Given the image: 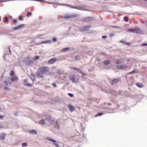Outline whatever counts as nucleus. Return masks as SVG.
<instances>
[{
	"label": "nucleus",
	"instance_id": "13d9d810",
	"mask_svg": "<svg viewBox=\"0 0 147 147\" xmlns=\"http://www.w3.org/2000/svg\"><path fill=\"white\" fill-rule=\"evenodd\" d=\"M2 117H3L2 116L0 115V119H2Z\"/></svg>",
	"mask_w": 147,
	"mask_h": 147
},
{
	"label": "nucleus",
	"instance_id": "4d7b16f0",
	"mask_svg": "<svg viewBox=\"0 0 147 147\" xmlns=\"http://www.w3.org/2000/svg\"><path fill=\"white\" fill-rule=\"evenodd\" d=\"M4 83H5V85H7V82H6V81H5L4 82Z\"/></svg>",
	"mask_w": 147,
	"mask_h": 147
},
{
	"label": "nucleus",
	"instance_id": "0e129e2a",
	"mask_svg": "<svg viewBox=\"0 0 147 147\" xmlns=\"http://www.w3.org/2000/svg\"><path fill=\"white\" fill-rule=\"evenodd\" d=\"M2 111V109H1V108L0 107V111Z\"/></svg>",
	"mask_w": 147,
	"mask_h": 147
},
{
	"label": "nucleus",
	"instance_id": "2f4dec72",
	"mask_svg": "<svg viewBox=\"0 0 147 147\" xmlns=\"http://www.w3.org/2000/svg\"><path fill=\"white\" fill-rule=\"evenodd\" d=\"M123 19L126 22H127L129 21V18L127 16L124 17Z\"/></svg>",
	"mask_w": 147,
	"mask_h": 147
},
{
	"label": "nucleus",
	"instance_id": "052dcab7",
	"mask_svg": "<svg viewBox=\"0 0 147 147\" xmlns=\"http://www.w3.org/2000/svg\"><path fill=\"white\" fill-rule=\"evenodd\" d=\"M3 127V126L1 125H0V128H2Z\"/></svg>",
	"mask_w": 147,
	"mask_h": 147
},
{
	"label": "nucleus",
	"instance_id": "20e7f679",
	"mask_svg": "<svg viewBox=\"0 0 147 147\" xmlns=\"http://www.w3.org/2000/svg\"><path fill=\"white\" fill-rule=\"evenodd\" d=\"M120 80V78H116L113 79H109V82L111 84L113 85L117 83Z\"/></svg>",
	"mask_w": 147,
	"mask_h": 147
},
{
	"label": "nucleus",
	"instance_id": "9b49d317",
	"mask_svg": "<svg viewBox=\"0 0 147 147\" xmlns=\"http://www.w3.org/2000/svg\"><path fill=\"white\" fill-rule=\"evenodd\" d=\"M93 18H94L92 17H88L83 18L82 20L85 22H89L93 20Z\"/></svg>",
	"mask_w": 147,
	"mask_h": 147
},
{
	"label": "nucleus",
	"instance_id": "6ab92c4d",
	"mask_svg": "<svg viewBox=\"0 0 147 147\" xmlns=\"http://www.w3.org/2000/svg\"><path fill=\"white\" fill-rule=\"evenodd\" d=\"M68 107L71 111H73L75 109L74 107L71 105H68Z\"/></svg>",
	"mask_w": 147,
	"mask_h": 147
},
{
	"label": "nucleus",
	"instance_id": "c03bdc74",
	"mask_svg": "<svg viewBox=\"0 0 147 147\" xmlns=\"http://www.w3.org/2000/svg\"><path fill=\"white\" fill-rule=\"evenodd\" d=\"M22 18H23V17L22 16H20L18 17V18H19V20H22Z\"/></svg>",
	"mask_w": 147,
	"mask_h": 147
},
{
	"label": "nucleus",
	"instance_id": "9d476101",
	"mask_svg": "<svg viewBox=\"0 0 147 147\" xmlns=\"http://www.w3.org/2000/svg\"><path fill=\"white\" fill-rule=\"evenodd\" d=\"M46 139L49 141L53 142L54 143V145H55L57 147H60V146H59L57 142L54 140L49 137L47 138H46Z\"/></svg>",
	"mask_w": 147,
	"mask_h": 147
},
{
	"label": "nucleus",
	"instance_id": "774afa93",
	"mask_svg": "<svg viewBox=\"0 0 147 147\" xmlns=\"http://www.w3.org/2000/svg\"><path fill=\"white\" fill-rule=\"evenodd\" d=\"M102 54H105V53H102Z\"/></svg>",
	"mask_w": 147,
	"mask_h": 147
},
{
	"label": "nucleus",
	"instance_id": "3c124183",
	"mask_svg": "<svg viewBox=\"0 0 147 147\" xmlns=\"http://www.w3.org/2000/svg\"><path fill=\"white\" fill-rule=\"evenodd\" d=\"M121 62L120 61H117L116 62V63L117 65L119 64Z\"/></svg>",
	"mask_w": 147,
	"mask_h": 147
},
{
	"label": "nucleus",
	"instance_id": "72a5a7b5",
	"mask_svg": "<svg viewBox=\"0 0 147 147\" xmlns=\"http://www.w3.org/2000/svg\"><path fill=\"white\" fill-rule=\"evenodd\" d=\"M22 146L23 147L27 146L28 145V144L26 142L23 143L22 144Z\"/></svg>",
	"mask_w": 147,
	"mask_h": 147
},
{
	"label": "nucleus",
	"instance_id": "39448f33",
	"mask_svg": "<svg viewBox=\"0 0 147 147\" xmlns=\"http://www.w3.org/2000/svg\"><path fill=\"white\" fill-rule=\"evenodd\" d=\"M58 75H59V78L62 80H64L66 78L65 75L63 71L61 70H58L57 71Z\"/></svg>",
	"mask_w": 147,
	"mask_h": 147
},
{
	"label": "nucleus",
	"instance_id": "37998d69",
	"mask_svg": "<svg viewBox=\"0 0 147 147\" xmlns=\"http://www.w3.org/2000/svg\"><path fill=\"white\" fill-rule=\"evenodd\" d=\"M17 22V20L16 19L14 20H13V22L15 24H16Z\"/></svg>",
	"mask_w": 147,
	"mask_h": 147
},
{
	"label": "nucleus",
	"instance_id": "bb28decb",
	"mask_svg": "<svg viewBox=\"0 0 147 147\" xmlns=\"http://www.w3.org/2000/svg\"><path fill=\"white\" fill-rule=\"evenodd\" d=\"M70 48L69 47L65 48L64 49H63L62 50V51L63 52H65L69 50Z\"/></svg>",
	"mask_w": 147,
	"mask_h": 147
},
{
	"label": "nucleus",
	"instance_id": "603ef678",
	"mask_svg": "<svg viewBox=\"0 0 147 147\" xmlns=\"http://www.w3.org/2000/svg\"><path fill=\"white\" fill-rule=\"evenodd\" d=\"M4 89L5 90H9V88L8 87H5L4 88Z\"/></svg>",
	"mask_w": 147,
	"mask_h": 147
},
{
	"label": "nucleus",
	"instance_id": "a211bd4d",
	"mask_svg": "<svg viewBox=\"0 0 147 147\" xmlns=\"http://www.w3.org/2000/svg\"><path fill=\"white\" fill-rule=\"evenodd\" d=\"M29 133L32 135H36L37 134V131L35 130H30L29 131Z\"/></svg>",
	"mask_w": 147,
	"mask_h": 147
},
{
	"label": "nucleus",
	"instance_id": "7ed1b4c3",
	"mask_svg": "<svg viewBox=\"0 0 147 147\" xmlns=\"http://www.w3.org/2000/svg\"><path fill=\"white\" fill-rule=\"evenodd\" d=\"M77 16V15L74 14H65L62 16V18L64 19H69L72 17Z\"/></svg>",
	"mask_w": 147,
	"mask_h": 147
},
{
	"label": "nucleus",
	"instance_id": "f8f14e48",
	"mask_svg": "<svg viewBox=\"0 0 147 147\" xmlns=\"http://www.w3.org/2000/svg\"><path fill=\"white\" fill-rule=\"evenodd\" d=\"M45 74L47 73L48 71V67L46 66H41L39 68Z\"/></svg>",
	"mask_w": 147,
	"mask_h": 147
},
{
	"label": "nucleus",
	"instance_id": "6e6552de",
	"mask_svg": "<svg viewBox=\"0 0 147 147\" xmlns=\"http://www.w3.org/2000/svg\"><path fill=\"white\" fill-rule=\"evenodd\" d=\"M90 28L89 26H84L80 28V31L81 32L87 31Z\"/></svg>",
	"mask_w": 147,
	"mask_h": 147
},
{
	"label": "nucleus",
	"instance_id": "58836bf2",
	"mask_svg": "<svg viewBox=\"0 0 147 147\" xmlns=\"http://www.w3.org/2000/svg\"><path fill=\"white\" fill-rule=\"evenodd\" d=\"M52 85L54 88H56L57 87V85L55 83H52Z\"/></svg>",
	"mask_w": 147,
	"mask_h": 147
},
{
	"label": "nucleus",
	"instance_id": "ea45409f",
	"mask_svg": "<svg viewBox=\"0 0 147 147\" xmlns=\"http://www.w3.org/2000/svg\"><path fill=\"white\" fill-rule=\"evenodd\" d=\"M13 30H16L19 29L18 26L16 27L13 28Z\"/></svg>",
	"mask_w": 147,
	"mask_h": 147
},
{
	"label": "nucleus",
	"instance_id": "6e6d98bb",
	"mask_svg": "<svg viewBox=\"0 0 147 147\" xmlns=\"http://www.w3.org/2000/svg\"><path fill=\"white\" fill-rule=\"evenodd\" d=\"M102 39H105V38H106L107 37L106 36H102Z\"/></svg>",
	"mask_w": 147,
	"mask_h": 147
},
{
	"label": "nucleus",
	"instance_id": "b1692460",
	"mask_svg": "<svg viewBox=\"0 0 147 147\" xmlns=\"http://www.w3.org/2000/svg\"><path fill=\"white\" fill-rule=\"evenodd\" d=\"M81 55H77L75 56V59L76 60H79L81 59Z\"/></svg>",
	"mask_w": 147,
	"mask_h": 147
},
{
	"label": "nucleus",
	"instance_id": "4be33fe9",
	"mask_svg": "<svg viewBox=\"0 0 147 147\" xmlns=\"http://www.w3.org/2000/svg\"><path fill=\"white\" fill-rule=\"evenodd\" d=\"M39 123L41 125H45L46 124L45 121L44 119H42L39 121Z\"/></svg>",
	"mask_w": 147,
	"mask_h": 147
},
{
	"label": "nucleus",
	"instance_id": "4468645a",
	"mask_svg": "<svg viewBox=\"0 0 147 147\" xmlns=\"http://www.w3.org/2000/svg\"><path fill=\"white\" fill-rule=\"evenodd\" d=\"M57 59L55 58H53L49 60L48 61V62L50 64H53L56 61Z\"/></svg>",
	"mask_w": 147,
	"mask_h": 147
},
{
	"label": "nucleus",
	"instance_id": "c756f323",
	"mask_svg": "<svg viewBox=\"0 0 147 147\" xmlns=\"http://www.w3.org/2000/svg\"><path fill=\"white\" fill-rule=\"evenodd\" d=\"M73 68L74 70L76 71L77 72H78L79 73H80V71H81L80 69L79 68L73 67Z\"/></svg>",
	"mask_w": 147,
	"mask_h": 147
},
{
	"label": "nucleus",
	"instance_id": "79ce46f5",
	"mask_svg": "<svg viewBox=\"0 0 147 147\" xmlns=\"http://www.w3.org/2000/svg\"><path fill=\"white\" fill-rule=\"evenodd\" d=\"M68 95L70 97H72L74 96V95L72 94L69 93L68 94Z\"/></svg>",
	"mask_w": 147,
	"mask_h": 147
},
{
	"label": "nucleus",
	"instance_id": "f257e3e1",
	"mask_svg": "<svg viewBox=\"0 0 147 147\" xmlns=\"http://www.w3.org/2000/svg\"><path fill=\"white\" fill-rule=\"evenodd\" d=\"M22 61L28 66H32L33 64V61L29 57L24 58Z\"/></svg>",
	"mask_w": 147,
	"mask_h": 147
},
{
	"label": "nucleus",
	"instance_id": "bf43d9fd",
	"mask_svg": "<svg viewBox=\"0 0 147 147\" xmlns=\"http://www.w3.org/2000/svg\"><path fill=\"white\" fill-rule=\"evenodd\" d=\"M9 17L10 18H12V16H9Z\"/></svg>",
	"mask_w": 147,
	"mask_h": 147
},
{
	"label": "nucleus",
	"instance_id": "e2e57ef3",
	"mask_svg": "<svg viewBox=\"0 0 147 147\" xmlns=\"http://www.w3.org/2000/svg\"><path fill=\"white\" fill-rule=\"evenodd\" d=\"M145 24L147 26V22H146L145 23Z\"/></svg>",
	"mask_w": 147,
	"mask_h": 147
},
{
	"label": "nucleus",
	"instance_id": "cd10ccee",
	"mask_svg": "<svg viewBox=\"0 0 147 147\" xmlns=\"http://www.w3.org/2000/svg\"><path fill=\"white\" fill-rule=\"evenodd\" d=\"M48 43H51V42L49 40H47L46 41H43L42 42L40 43V44H44Z\"/></svg>",
	"mask_w": 147,
	"mask_h": 147
},
{
	"label": "nucleus",
	"instance_id": "f3484780",
	"mask_svg": "<svg viewBox=\"0 0 147 147\" xmlns=\"http://www.w3.org/2000/svg\"><path fill=\"white\" fill-rule=\"evenodd\" d=\"M6 135V134L4 133L0 135V139L2 140H4L5 138Z\"/></svg>",
	"mask_w": 147,
	"mask_h": 147
},
{
	"label": "nucleus",
	"instance_id": "423d86ee",
	"mask_svg": "<svg viewBox=\"0 0 147 147\" xmlns=\"http://www.w3.org/2000/svg\"><path fill=\"white\" fill-rule=\"evenodd\" d=\"M70 7L73 9H75L82 11H88V10L86 9V8L85 7L83 6H73L71 5Z\"/></svg>",
	"mask_w": 147,
	"mask_h": 147
},
{
	"label": "nucleus",
	"instance_id": "a18cd8bd",
	"mask_svg": "<svg viewBox=\"0 0 147 147\" xmlns=\"http://www.w3.org/2000/svg\"><path fill=\"white\" fill-rule=\"evenodd\" d=\"M80 73L83 76H85L86 75L85 73L81 71H80Z\"/></svg>",
	"mask_w": 147,
	"mask_h": 147
},
{
	"label": "nucleus",
	"instance_id": "1a4fd4ad",
	"mask_svg": "<svg viewBox=\"0 0 147 147\" xmlns=\"http://www.w3.org/2000/svg\"><path fill=\"white\" fill-rule=\"evenodd\" d=\"M44 74L42 71L39 68L37 72L36 73V76L38 77H42Z\"/></svg>",
	"mask_w": 147,
	"mask_h": 147
},
{
	"label": "nucleus",
	"instance_id": "a878e982",
	"mask_svg": "<svg viewBox=\"0 0 147 147\" xmlns=\"http://www.w3.org/2000/svg\"><path fill=\"white\" fill-rule=\"evenodd\" d=\"M107 113H113V110L112 109L109 108H107Z\"/></svg>",
	"mask_w": 147,
	"mask_h": 147
},
{
	"label": "nucleus",
	"instance_id": "f704fd0d",
	"mask_svg": "<svg viewBox=\"0 0 147 147\" xmlns=\"http://www.w3.org/2000/svg\"><path fill=\"white\" fill-rule=\"evenodd\" d=\"M16 78H13L11 79H10L9 80V83L10 84L11 82H12L14 80H16Z\"/></svg>",
	"mask_w": 147,
	"mask_h": 147
},
{
	"label": "nucleus",
	"instance_id": "0eeeda50",
	"mask_svg": "<svg viewBox=\"0 0 147 147\" xmlns=\"http://www.w3.org/2000/svg\"><path fill=\"white\" fill-rule=\"evenodd\" d=\"M45 119L47 121H49L51 123H53L55 122L49 115H46L45 116Z\"/></svg>",
	"mask_w": 147,
	"mask_h": 147
},
{
	"label": "nucleus",
	"instance_id": "7c9ffc66",
	"mask_svg": "<svg viewBox=\"0 0 147 147\" xmlns=\"http://www.w3.org/2000/svg\"><path fill=\"white\" fill-rule=\"evenodd\" d=\"M59 124H58V123L57 122L56 123V124L55 126V128L57 129L59 128Z\"/></svg>",
	"mask_w": 147,
	"mask_h": 147
},
{
	"label": "nucleus",
	"instance_id": "09e8293b",
	"mask_svg": "<svg viewBox=\"0 0 147 147\" xmlns=\"http://www.w3.org/2000/svg\"><path fill=\"white\" fill-rule=\"evenodd\" d=\"M39 58V56H36L34 57V59H38Z\"/></svg>",
	"mask_w": 147,
	"mask_h": 147
},
{
	"label": "nucleus",
	"instance_id": "de8ad7c7",
	"mask_svg": "<svg viewBox=\"0 0 147 147\" xmlns=\"http://www.w3.org/2000/svg\"><path fill=\"white\" fill-rule=\"evenodd\" d=\"M14 74V71L13 70H12L11 73H10V74L11 75L13 76Z\"/></svg>",
	"mask_w": 147,
	"mask_h": 147
},
{
	"label": "nucleus",
	"instance_id": "c85d7f7f",
	"mask_svg": "<svg viewBox=\"0 0 147 147\" xmlns=\"http://www.w3.org/2000/svg\"><path fill=\"white\" fill-rule=\"evenodd\" d=\"M57 5H59L61 6H68L70 7V6H71V5L70 4H58Z\"/></svg>",
	"mask_w": 147,
	"mask_h": 147
},
{
	"label": "nucleus",
	"instance_id": "5701e85b",
	"mask_svg": "<svg viewBox=\"0 0 147 147\" xmlns=\"http://www.w3.org/2000/svg\"><path fill=\"white\" fill-rule=\"evenodd\" d=\"M128 30L130 32L135 33L136 28H130L128 29Z\"/></svg>",
	"mask_w": 147,
	"mask_h": 147
},
{
	"label": "nucleus",
	"instance_id": "dca6fc26",
	"mask_svg": "<svg viewBox=\"0 0 147 147\" xmlns=\"http://www.w3.org/2000/svg\"><path fill=\"white\" fill-rule=\"evenodd\" d=\"M30 77L33 82H34L36 81L35 76L34 74H31L30 75Z\"/></svg>",
	"mask_w": 147,
	"mask_h": 147
},
{
	"label": "nucleus",
	"instance_id": "8fccbe9b",
	"mask_svg": "<svg viewBox=\"0 0 147 147\" xmlns=\"http://www.w3.org/2000/svg\"><path fill=\"white\" fill-rule=\"evenodd\" d=\"M54 42H56L57 41V39L56 38H54L53 39Z\"/></svg>",
	"mask_w": 147,
	"mask_h": 147
},
{
	"label": "nucleus",
	"instance_id": "f03ea898",
	"mask_svg": "<svg viewBox=\"0 0 147 147\" xmlns=\"http://www.w3.org/2000/svg\"><path fill=\"white\" fill-rule=\"evenodd\" d=\"M79 80V77L75 75H72L69 77V80L73 83H77Z\"/></svg>",
	"mask_w": 147,
	"mask_h": 147
},
{
	"label": "nucleus",
	"instance_id": "4c0bfd02",
	"mask_svg": "<svg viewBox=\"0 0 147 147\" xmlns=\"http://www.w3.org/2000/svg\"><path fill=\"white\" fill-rule=\"evenodd\" d=\"M32 15V13L31 12H28L27 13V16L28 17H29L30 16H31Z\"/></svg>",
	"mask_w": 147,
	"mask_h": 147
},
{
	"label": "nucleus",
	"instance_id": "49530a36",
	"mask_svg": "<svg viewBox=\"0 0 147 147\" xmlns=\"http://www.w3.org/2000/svg\"><path fill=\"white\" fill-rule=\"evenodd\" d=\"M142 46H147V44L146 43H142L141 45Z\"/></svg>",
	"mask_w": 147,
	"mask_h": 147
},
{
	"label": "nucleus",
	"instance_id": "412c9836",
	"mask_svg": "<svg viewBox=\"0 0 147 147\" xmlns=\"http://www.w3.org/2000/svg\"><path fill=\"white\" fill-rule=\"evenodd\" d=\"M25 85L29 87H31L32 86V85L30 84H28L27 81L26 80H24Z\"/></svg>",
	"mask_w": 147,
	"mask_h": 147
},
{
	"label": "nucleus",
	"instance_id": "c9c22d12",
	"mask_svg": "<svg viewBox=\"0 0 147 147\" xmlns=\"http://www.w3.org/2000/svg\"><path fill=\"white\" fill-rule=\"evenodd\" d=\"M103 112L99 113L98 114L96 115V116L97 117L98 116H100L102 115H103Z\"/></svg>",
	"mask_w": 147,
	"mask_h": 147
},
{
	"label": "nucleus",
	"instance_id": "e433bc0d",
	"mask_svg": "<svg viewBox=\"0 0 147 147\" xmlns=\"http://www.w3.org/2000/svg\"><path fill=\"white\" fill-rule=\"evenodd\" d=\"M136 73V72L135 71V70H134L133 71H131V72H129V73H128L127 74L128 75V74H134V73Z\"/></svg>",
	"mask_w": 147,
	"mask_h": 147
},
{
	"label": "nucleus",
	"instance_id": "864d4df0",
	"mask_svg": "<svg viewBox=\"0 0 147 147\" xmlns=\"http://www.w3.org/2000/svg\"><path fill=\"white\" fill-rule=\"evenodd\" d=\"M110 27H113V28H116V27H117V28H119V26H110Z\"/></svg>",
	"mask_w": 147,
	"mask_h": 147
},
{
	"label": "nucleus",
	"instance_id": "aec40b11",
	"mask_svg": "<svg viewBox=\"0 0 147 147\" xmlns=\"http://www.w3.org/2000/svg\"><path fill=\"white\" fill-rule=\"evenodd\" d=\"M136 85L139 88H142L144 87V85L142 83H137L136 84Z\"/></svg>",
	"mask_w": 147,
	"mask_h": 147
},
{
	"label": "nucleus",
	"instance_id": "5fc2aeb1",
	"mask_svg": "<svg viewBox=\"0 0 147 147\" xmlns=\"http://www.w3.org/2000/svg\"><path fill=\"white\" fill-rule=\"evenodd\" d=\"M9 54L11 55V50L9 48Z\"/></svg>",
	"mask_w": 147,
	"mask_h": 147
},
{
	"label": "nucleus",
	"instance_id": "2eb2a0df",
	"mask_svg": "<svg viewBox=\"0 0 147 147\" xmlns=\"http://www.w3.org/2000/svg\"><path fill=\"white\" fill-rule=\"evenodd\" d=\"M127 68L126 66L124 65H121V66H118L116 67V68L119 69H123Z\"/></svg>",
	"mask_w": 147,
	"mask_h": 147
},
{
	"label": "nucleus",
	"instance_id": "393cba45",
	"mask_svg": "<svg viewBox=\"0 0 147 147\" xmlns=\"http://www.w3.org/2000/svg\"><path fill=\"white\" fill-rule=\"evenodd\" d=\"M103 63L105 65H107L110 63V61L109 60H105L103 62Z\"/></svg>",
	"mask_w": 147,
	"mask_h": 147
},
{
	"label": "nucleus",
	"instance_id": "69168bd1",
	"mask_svg": "<svg viewBox=\"0 0 147 147\" xmlns=\"http://www.w3.org/2000/svg\"><path fill=\"white\" fill-rule=\"evenodd\" d=\"M48 3L49 4H51V3H50V2H48Z\"/></svg>",
	"mask_w": 147,
	"mask_h": 147
},
{
	"label": "nucleus",
	"instance_id": "338daca9",
	"mask_svg": "<svg viewBox=\"0 0 147 147\" xmlns=\"http://www.w3.org/2000/svg\"><path fill=\"white\" fill-rule=\"evenodd\" d=\"M125 44H126V45H128V44L127 43H125Z\"/></svg>",
	"mask_w": 147,
	"mask_h": 147
},
{
	"label": "nucleus",
	"instance_id": "a19ab883",
	"mask_svg": "<svg viewBox=\"0 0 147 147\" xmlns=\"http://www.w3.org/2000/svg\"><path fill=\"white\" fill-rule=\"evenodd\" d=\"M5 21L6 22H8V18L7 17H5Z\"/></svg>",
	"mask_w": 147,
	"mask_h": 147
},
{
	"label": "nucleus",
	"instance_id": "ddd939ff",
	"mask_svg": "<svg viewBox=\"0 0 147 147\" xmlns=\"http://www.w3.org/2000/svg\"><path fill=\"white\" fill-rule=\"evenodd\" d=\"M135 33H138L140 34H144L143 31L139 28H136Z\"/></svg>",
	"mask_w": 147,
	"mask_h": 147
},
{
	"label": "nucleus",
	"instance_id": "473e14b6",
	"mask_svg": "<svg viewBox=\"0 0 147 147\" xmlns=\"http://www.w3.org/2000/svg\"><path fill=\"white\" fill-rule=\"evenodd\" d=\"M24 26H25L24 24H20V25H18V27L19 29H20L22 28Z\"/></svg>",
	"mask_w": 147,
	"mask_h": 147
},
{
	"label": "nucleus",
	"instance_id": "680f3d73",
	"mask_svg": "<svg viewBox=\"0 0 147 147\" xmlns=\"http://www.w3.org/2000/svg\"><path fill=\"white\" fill-rule=\"evenodd\" d=\"M108 105H109V106L110 105H111V104L109 103H108Z\"/></svg>",
	"mask_w": 147,
	"mask_h": 147
}]
</instances>
